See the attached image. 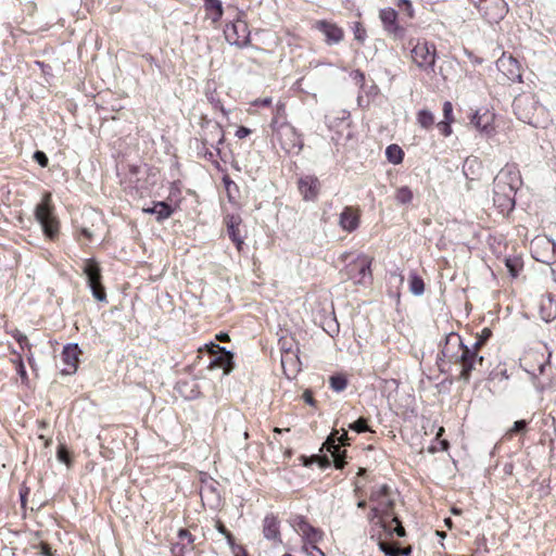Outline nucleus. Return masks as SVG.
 <instances>
[{
	"instance_id": "f257e3e1",
	"label": "nucleus",
	"mask_w": 556,
	"mask_h": 556,
	"mask_svg": "<svg viewBox=\"0 0 556 556\" xmlns=\"http://www.w3.org/2000/svg\"><path fill=\"white\" fill-rule=\"evenodd\" d=\"M483 356L478 355L463 343L459 334L451 332L445 336L444 343L438 355L437 363L441 372L445 371L446 364H460L459 379L468 381L477 364H482Z\"/></svg>"
},
{
	"instance_id": "f03ea898",
	"label": "nucleus",
	"mask_w": 556,
	"mask_h": 556,
	"mask_svg": "<svg viewBox=\"0 0 556 556\" xmlns=\"http://www.w3.org/2000/svg\"><path fill=\"white\" fill-rule=\"evenodd\" d=\"M371 258L365 254H358L350 261L340 271L343 279L352 280L355 285L366 286L371 281Z\"/></svg>"
},
{
	"instance_id": "7ed1b4c3",
	"label": "nucleus",
	"mask_w": 556,
	"mask_h": 556,
	"mask_svg": "<svg viewBox=\"0 0 556 556\" xmlns=\"http://www.w3.org/2000/svg\"><path fill=\"white\" fill-rule=\"evenodd\" d=\"M410 56L413 62L421 71H425L427 73L434 72L437 49L433 43L418 39L416 43L413 45Z\"/></svg>"
},
{
	"instance_id": "20e7f679",
	"label": "nucleus",
	"mask_w": 556,
	"mask_h": 556,
	"mask_svg": "<svg viewBox=\"0 0 556 556\" xmlns=\"http://www.w3.org/2000/svg\"><path fill=\"white\" fill-rule=\"evenodd\" d=\"M50 201L51 194L46 193L43 201L37 204L35 208V216L38 223L41 225L45 235L50 239H54L59 232V222L53 215Z\"/></svg>"
},
{
	"instance_id": "39448f33",
	"label": "nucleus",
	"mask_w": 556,
	"mask_h": 556,
	"mask_svg": "<svg viewBox=\"0 0 556 556\" xmlns=\"http://www.w3.org/2000/svg\"><path fill=\"white\" fill-rule=\"evenodd\" d=\"M534 260L543 264L556 263V242L546 236H536L530 243Z\"/></svg>"
},
{
	"instance_id": "423d86ee",
	"label": "nucleus",
	"mask_w": 556,
	"mask_h": 556,
	"mask_svg": "<svg viewBox=\"0 0 556 556\" xmlns=\"http://www.w3.org/2000/svg\"><path fill=\"white\" fill-rule=\"evenodd\" d=\"M224 35L227 42L232 46L244 48L250 43V30L248 23L241 18H237L236 21L226 24Z\"/></svg>"
},
{
	"instance_id": "0eeeda50",
	"label": "nucleus",
	"mask_w": 556,
	"mask_h": 556,
	"mask_svg": "<svg viewBox=\"0 0 556 556\" xmlns=\"http://www.w3.org/2000/svg\"><path fill=\"white\" fill-rule=\"evenodd\" d=\"M348 433L343 430L342 434L339 435V431L334 430L327 438L325 443L323 444L321 450H326L329 452L333 458L334 466L338 469L343 468L345 462V451H341L340 446L348 444Z\"/></svg>"
},
{
	"instance_id": "6e6552de",
	"label": "nucleus",
	"mask_w": 556,
	"mask_h": 556,
	"mask_svg": "<svg viewBox=\"0 0 556 556\" xmlns=\"http://www.w3.org/2000/svg\"><path fill=\"white\" fill-rule=\"evenodd\" d=\"M84 273L87 276L88 286L94 299L100 302L106 300L104 287L101 285V269L93 260H88L84 266Z\"/></svg>"
},
{
	"instance_id": "1a4fd4ad",
	"label": "nucleus",
	"mask_w": 556,
	"mask_h": 556,
	"mask_svg": "<svg viewBox=\"0 0 556 556\" xmlns=\"http://www.w3.org/2000/svg\"><path fill=\"white\" fill-rule=\"evenodd\" d=\"M493 184L502 188H510L513 191L517 190L522 185L520 170L516 164H506L495 176Z\"/></svg>"
},
{
	"instance_id": "9d476101",
	"label": "nucleus",
	"mask_w": 556,
	"mask_h": 556,
	"mask_svg": "<svg viewBox=\"0 0 556 556\" xmlns=\"http://www.w3.org/2000/svg\"><path fill=\"white\" fill-rule=\"evenodd\" d=\"M225 225L227 229V235L230 240L235 243L237 250L239 252L242 251L244 244L245 232L242 228V218L238 214H228L225 216Z\"/></svg>"
},
{
	"instance_id": "9b49d317",
	"label": "nucleus",
	"mask_w": 556,
	"mask_h": 556,
	"mask_svg": "<svg viewBox=\"0 0 556 556\" xmlns=\"http://www.w3.org/2000/svg\"><path fill=\"white\" fill-rule=\"evenodd\" d=\"M496 67L507 78V80L513 83L521 81L520 64L513 55L503 53L496 61Z\"/></svg>"
},
{
	"instance_id": "f8f14e48",
	"label": "nucleus",
	"mask_w": 556,
	"mask_h": 556,
	"mask_svg": "<svg viewBox=\"0 0 556 556\" xmlns=\"http://www.w3.org/2000/svg\"><path fill=\"white\" fill-rule=\"evenodd\" d=\"M225 134L218 123H207L203 129V137L201 144L203 147L210 146L215 149L217 154L220 153L219 144L224 142Z\"/></svg>"
},
{
	"instance_id": "ddd939ff",
	"label": "nucleus",
	"mask_w": 556,
	"mask_h": 556,
	"mask_svg": "<svg viewBox=\"0 0 556 556\" xmlns=\"http://www.w3.org/2000/svg\"><path fill=\"white\" fill-rule=\"evenodd\" d=\"M292 526L307 540L308 545H305L306 549L311 548L312 545H316L323 539V531L311 526L303 517H295Z\"/></svg>"
},
{
	"instance_id": "4468645a",
	"label": "nucleus",
	"mask_w": 556,
	"mask_h": 556,
	"mask_svg": "<svg viewBox=\"0 0 556 556\" xmlns=\"http://www.w3.org/2000/svg\"><path fill=\"white\" fill-rule=\"evenodd\" d=\"M379 17L386 31L395 38H402L405 29L397 24V12L392 8L381 9Z\"/></svg>"
},
{
	"instance_id": "2eb2a0df",
	"label": "nucleus",
	"mask_w": 556,
	"mask_h": 556,
	"mask_svg": "<svg viewBox=\"0 0 556 556\" xmlns=\"http://www.w3.org/2000/svg\"><path fill=\"white\" fill-rule=\"evenodd\" d=\"M516 192L510 188H502L493 184V202L502 213L509 212L515 206Z\"/></svg>"
},
{
	"instance_id": "dca6fc26",
	"label": "nucleus",
	"mask_w": 556,
	"mask_h": 556,
	"mask_svg": "<svg viewBox=\"0 0 556 556\" xmlns=\"http://www.w3.org/2000/svg\"><path fill=\"white\" fill-rule=\"evenodd\" d=\"M299 191L305 201L317 199L320 190V182L316 176L307 175L301 177L298 182Z\"/></svg>"
},
{
	"instance_id": "f3484780",
	"label": "nucleus",
	"mask_w": 556,
	"mask_h": 556,
	"mask_svg": "<svg viewBox=\"0 0 556 556\" xmlns=\"http://www.w3.org/2000/svg\"><path fill=\"white\" fill-rule=\"evenodd\" d=\"M211 353L213 354V359L210 363V366H217L224 369L225 374H228L232 369V358L233 355L231 352L226 351L225 348L219 346L218 344L212 343Z\"/></svg>"
},
{
	"instance_id": "a211bd4d",
	"label": "nucleus",
	"mask_w": 556,
	"mask_h": 556,
	"mask_svg": "<svg viewBox=\"0 0 556 556\" xmlns=\"http://www.w3.org/2000/svg\"><path fill=\"white\" fill-rule=\"evenodd\" d=\"M179 542L173 544L170 552L173 556H185L194 549V536L187 530L178 531Z\"/></svg>"
},
{
	"instance_id": "6ab92c4d",
	"label": "nucleus",
	"mask_w": 556,
	"mask_h": 556,
	"mask_svg": "<svg viewBox=\"0 0 556 556\" xmlns=\"http://www.w3.org/2000/svg\"><path fill=\"white\" fill-rule=\"evenodd\" d=\"M316 28L326 36V42L328 45L339 43L343 39V30L336 24L327 21H318Z\"/></svg>"
},
{
	"instance_id": "aec40b11",
	"label": "nucleus",
	"mask_w": 556,
	"mask_h": 556,
	"mask_svg": "<svg viewBox=\"0 0 556 556\" xmlns=\"http://www.w3.org/2000/svg\"><path fill=\"white\" fill-rule=\"evenodd\" d=\"M79 354L80 349L78 348V344L72 343L64 346L62 352V359L67 366V368L63 369L64 372L73 374L76 371Z\"/></svg>"
},
{
	"instance_id": "412c9836",
	"label": "nucleus",
	"mask_w": 556,
	"mask_h": 556,
	"mask_svg": "<svg viewBox=\"0 0 556 556\" xmlns=\"http://www.w3.org/2000/svg\"><path fill=\"white\" fill-rule=\"evenodd\" d=\"M339 225L345 231H354L359 225V214L351 206L344 207L340 214Z\"/></svg>"
},
{
	"instance_id": "4be33fe9",
	"label": "nucleus",
	"mask_w": 556,
	"mask_h": 556,
	"mask_svg": "<svg viewBox=\"0 0 556 556\" xmlns=\"http://www.w3.org/2000/svg\"><path fill=\"white\" fill-rule=\"evenodd\" d=\"M279 135L281 137H287L289 139V142L281 141V147L283 150H286L287 152H291L295 148L298 150H301L302 140L292 126H281V128L279 129Z\"/></svg>"
},
{
	"instance_id": "5701e85b",
	"label": "nucleus",
	"mask_w": 556,
	"mask_h": 556,
	"mask_svg": "<svg viewBox=\"0 0 556 556\" xmlns=\"http://www.w3.org/2000/svg\"><path fill=\"white\" fill-rule=\"evenodd\" d=\"M471 124L476 127L477 130L485 135H490L494 130L493 115L488 111L482 114L477 111L472 115Z\"/></svg>"
},
{
	"instance_id": "b1692460",
	"label": "nucleus",
	"mask_w": 556,
	"mask_h": 556,
	"mask_svg": "<svg viewBox=\"0 0 556 556\" xmlns=\"http://www.w3.org/2000/svg\"><path fill=\"white\" fill-rule=\"evenodd\" d=\"M369 500L376 503V507H383L382 503L390 502L391 510L394 506V500L391 496V489L388 484H382L378 488H374L370 492Z\"/></svg>"
},
{
	"instance_id": "393cba45",
	"label": "nucleus",
	"mask_w": 556,
	"mask_h": 556,
	"mask_svg": "<svg viewBox=\"0 0 556 556\" xmlns=\"http://www.w3.org/2000/svg\"><path fill=\"white\" fill-rule=\"evenodd\" d=\"M263 533L267 540L281 542L279 521L274 515H267L263 521Z\"/></svg>"
},
{
	"instance_id": "a878e982",
	"label": "nucleus",
	"mask_w": 556,
	"mask_h": 556,
	"mask_svg": "<svg viewBox=\"0 0 556 556\" xmlns=\"http://www.w3.org/2000/svg\"><path fill=\"white\" fill-rule=\"evenodd\" d=\"M540 314L541 318L546 323L553 320L556 317V303L552 294H545L541 298Z\"/></svg>"
},
{
	"instance_id": "bb28decb",
	"label": "nucleus",
	"mask_w": 556,
	"mask_h": 556,
	"mask_svg": "<svg viewBox=\"0 0 556 556\" xmlns=\"http://www.w3.org/2000/svg\"><path fill=\"white\" fill-rule=\"evenodd\" d=\"M391 521L395 523V527H392L387 520H380L377 522V526L381 527L389 536H392L393 534H396L400 538L405 536V529L399 518L393 516Z\"/></svg>"
},
{
	"instance_id": "cd10ccee",
	"label": "nucleus",
	"mask_w": 556,
	"mask_h": 556,
	"mask_svg": "<svg viewBox=\"0 0 556 556\" xmlns=\"http://www.w3.org/2000/svg\"><path fill=\"white\" fill-rule=\"evenodd\" d=\"M382 508L381 507H376L374 506L369 514H368V520L370 522H375V520L377 519L376 523L379 522L380 520H387V518H389L391 516V504L390 502H383L382 503Z\"/></svg>"
},
{
	"instance_id": "c85d7f7f",
	"label": "nucleus",
	"mask_w": 556,
	"mask_h": 556,
	"mask_svg": "<svg viewBox=\"0 0 556 556\" xmlns=\"http://www.w3.org/2000/svg\"><path fill=\"white\" fill-rule=\"evenodd\" d=\"M204 8L210 12L212 22L216 23L222 18L224 10L220 0H204Z\"/></svg>"
},
{
	"instance_id": "c756f323",
	"label": "nucleus",
	"mask_w": 556,
	"mask_h": 556,
	"mask_svg": "<svg viewBox=\"0 0 556 556\" xmlns=\"http://www.w3.org/2000/svg\"><path fill=\"white\" fill-rule=\"evenodd\" d=\"M386 156L390 163L397 165L403 162L404 151L397 144H390L386 149Z\"/></svg>"
},
{
	"instance_id": "7c9ffc66",
	"label": "nucleus",
	"mask_w": 556,
	"mask_h": 556,
	"mask_svg": "<svg viewBox=\"0 0 556 556\" xmlns=\"http://www.w3.org/2000/svg\"><path fill=\"white\" fill-rule=\"evenodd\" d=\"M378 545L380 551L383 552L387 556H402L409 552V549L404 551L400 546L382 540L378 542Z\"/></svg>"
},
{
	"instance_id": "2f4dec72",
	"label": "nucleus",
	"mask_w": 556,
	"mask_h": 556,
	"mask_svg": "<svg viewBox=\"0 0 556 556\" xmlns=\"http://www.w3.org/2000/svg\"><path fill=\"white\" fill-rule=\"evenodd\" d=\"M173 214L172 206L166 202H156L154 204V215L159 222L168 218Z\"/></svg>"
},
{
	"instance_id": "473e14b6",
	"label": "nucleus",
	"mask_w": 556,
	"mask_h": 556,
	"mask_svg": "<svg viewBox=\"0 0 556 556\" xmlns=\"http://www.w3.org/2000/svg\"><path fill=\"white\" fill-rule=\"evenodd\" d=\"M505 266L513 278H516L522 269V261L519 257H506Z\"/></svg>"
},
{
	"instance_id": "72a5a7b5",
	"label": "nucleus",
	"mask_w": 556,
	"mask_h": 556,
	"mask_svg": "<svg viewBox=\"0 0 556 556\" xmlns=\"http://www.w3.org/2000/svg\"><path fill=\"white\" fill-rule=\"evenodd\" d=\"M409 290L415 295H421L425 291L424 280L414 273L409 277Z\"/></svg>"
},
{
	"instance_id": "f704fd0d",
	"label": "nucleus",
	"mask_w": 556,
	"mask_h": 556,
	"mask_svg": "<svg viewBox=\"0 0 556 556\" xmlns=\"http://www.w3.org/2000/svg\"><path fill=\"white\" fill-rule=\"evenodd\" d=\"M417 122L422 128H430L434 124V116L428 110H420L417 113Z\"/></svg>"
},
{
	"instance_id": "c9c22d12",
	"label": "nucleus",
	"mask_w": 556,
	"mask_h": 556,
	"mask_svg": "<svg viewBox=\"0 0 556 556\" xmlns=\"http://www.w3.org/2000/svg\"><path fill=\"white\" fill-rule=\"evenodd\" d=\"M395 200L401 204H407L413 200V192L408 187H401L396 190Z\"/></svg>"
},
{
	"instance_id": "e433bc0d",
	"label": "nucleus",
	"mask_w": 556,
	"mask_h": 556,
	"mask_svg": "<svg viewBox=\"0 0 556 556\" xmlns=\"http://www.w3.org/2000/svg\"><path fill=\"white\" fill-rule=\"evenodd\" d=\"M348 386V380L343 375H336L330 377V387L336 392L343 391Z\"/></svg>"
},
{
	"instance_id": "4c0bfd02",
	"label": "nucleus",
	"mask_w": 556,
	"mask_h": 556,
	"mask_svg": "<svg viewBox=\"0 0 556 556\" xmlns=\"http://www.w3.org/2000/svg\"><path fill=\"white\" fill-rule=\"evenodd\" d=\"M533 99L531 97H528V96H522V97H518L514 100L513 102V106H514V110L516 112V114H519V117L520 118H523L525 116L521 115V109L523 105H527V104H533Z\"/></svg>"
},
{
	"instance_id": "58836bf2",
	"label": "nucleus",
	"mask_w": 556,
	"mask_h": 556,
	"mask_svg": "<svg viewBox=\"0 0 556 556\" xmlns=\"http://www.w3.org/2000/svg\"><path fill=\"white\" fill-rule=\"evenodd\" d=\"M349 428L357 433L370 431V429L367 425V419L362 418V417L358 418L357 420H355L354 422L350 424Z\"/></svg>"
},
{
	"instance_id": "ea45409f",
	"label": "nucleus",
	"mask_w": 556,
	"mask_h": 556,
	"mask_svg": "<svg viewBox=\"0 0 556 556\" xmlns=\"http://www.w3.org/2000/svg\"><path fill=\"white\" fill-rule=\"evenodd\" d=\"M12 362L15 364L16 371H17L18 376L21 377L22 381L27 382L28 376H27L26 368L23 363L22 356L17 355V358L13 359Z\"/></svg>"
},
{
	"instance_id": "a19ab883",
	"label": "nucleus",
	"mask_w": 556,
	"mask_h": 556,
	"mask_svg": "<svg viewBox=\"0 0 556 556\" xmlns=\"http://www.w3.org/2000/svg\"><path fill=\"white\" fill-rule=\"evenodd\" d=\"M492 332L490 329L484 328L481 332V337L478 341L475 342L473 346L470 350H475L476 352L486 342V340L491 337Z\"/></svg>"
},
{
	"instance_id": "79ce46f5",
	"label": "nucleus",
	"mask_w": 556,
	"mask_h": 556,
	"mask_svg": "<svg viewBox=\"0 0 556 556\" xmlns=\"http://www.w3.org/2000/svg\"><path fill=\"white\" fill-rule=\"evenodd\" d=\"M58 459L64 464H70V452L64 445L58 447Z\"/></svg>"
},
{
	"instance_id": "37998d69",
	"label": "nucleus",
	"mask_w": 556,
	"mask_h": 556,
	"mask_svg": "<svg viewBox=\"0 0 556 556\" xmlns=\"http://www.w3.org/2000/svg\"><path fill=\"white\" fill-rule=\"evenodd\" d=\"M216 529H217V531L219 533L225 535V538L227 539V541H228V543L230 545L233 544V536H232V534L226 529L225 525L222 521H217L216 522Z\"/></svg>"
},
{
	"instance_id": "c03bdc74",
	"label": "nucleus",
	"mask_w": 556,
	"mask_h": 556,
	"mask_svg": "<svg viewBox=\"0 0 556 556\" xmlns=\"http://www.w3.org/2000/svg\"><path fill=\"white\" fill-rule=\"evenodd\" d=\"M451 123H452L451 121L444 119V121L438 123V125H437L440 132L445 137H447L452 134Z\"/></svg>"
},
{
	"instance_id": "a18cd8bd",
	"label": "nucleus",
	"mask_w": 556,
	"mask_h": 556,
	"mask_svg": "<svg viewBox=\"0 0 556 556\" xmlns=\"http://www.w3.org/2000/svg\"><path fill=\"white\" fill-rule=\"evenodd\" d=\"M34 160L41 166L46 167L48 165V156L42 151H36L34 153Z\"/></svg>"
},
{
	"instance_id": "49530a36",
	"label": "nucleus",
	"mask_w": 556,
	"mask_h": 556,
	"mask_svg": "<svg viewBox=\"0 0 556 556\" xmlns=\"http://www.w3.org/2000/svg\"><path fill=\"white\" fill-rule=\"evenodd\" d=\"M527 428V421L521 419L514 422L511 429L509 430V433H519L523 432Z\"/></svg>"
},
{
	"instance_id": "de8ad7c7",
	"label": "nucleus",
	"mask_w": 556,
	"mask_h": 556,
	"mask_svg": "<svg viewBox=\"0 0 556 556\" xmlns=\"http://www.w3.org/2000/svg\"><path fill=\"white\" fill-rule=\"evenodd\" d=\"M443 115L445 121L453 122V105L450 101L443 103Z\"/></svg>"
},
{
	"instance_id": "09e8293b",
	"label": "nucleus",
	"mask_w": 556,
	"mask_h": 556,
	"mask_svg": "<svg viewBox=\"0 0 556 556\" xmlns=\"http://www.w3.org/2000/svg\"><path fill=\"white\" fill-rule=\"evenodd\" d=\"M210 146H206V147H203L201 144V147H198V151L199 153L203 154V156L207 160V161H211V162H215L214 161V153L208 149Z\"/></svg>"
},
{
	"instance_id": "8fccbe9b",
	"label": "nucleus",
	"mask_w": 556,
	"mask_h": 556,
	"mask_svg": "<svg viewBox=\"0 0 556 556\" xmlns=\"http://www.w3.org/2000/svg\"><path fill=\"white\" fill-rule=\"evenodd\" d=\"M15 339L16 341L18 342V344L21 345L22 349L24 348H29V342H28V338L23 334V333H17L15 336Z\"/></svg>"
},
{
	"instance_id": "3c124183",
	"label": "nucleus",
	"mask_w": 556,
	"mask_h": 556,
	"mask_svg": "<svg viewBox=\"0 0 556 556\" xmlns=\"http://www.w3.org/2000/svg\"><path fill=\"white\" fill-rule=\"evenodd\" d=\"M251 134V130L244 126H240L237 130H236V137L239 138V139H243L245 138L247 136H249Z\"/></svg>"
},
{
	"instance_id": "603ef678",
	"label": "nucleus",
	"mask_w": 556,
	"mask_h": 556,
	"mask_svg": "<svg viewBox=\"0 0 556 556\" xmlns=\"http://www.w3.org/2000/svg\"><path fill=\"white\" fill-rule=\"evenodd\" d=\"M210 101H211V103H213L215 109L220 110L225 115H227V111L224 109L223 104L220 103V101L218 99H215L214 96H211Z\"/></svg>"
},
{
	"instance_id": "864d4df0",
	"label": "nucleus",
	"mask_w": 556,
	"mask_h": 556,
	"mask_svg": "<svg viewBox=\"0 0 556 556\" xmlns=\"http://www.w3.org/2000/svg\"><path fill=\"white\" fill-rule=\"evenodd\" d=\"M40 553L43 556H52L50 546L47 543H43V542L40 543Z\"/></svg>"
},
{
	"instance_id": "5fc2aeb1",
	"label": "nucleus",
	"mask_w": 556,
	"mask_h": 556,
	"mask_svg": "<svg viewBox=\"0 0 556 556\" xmlns=\"http://www.w3.org/2000/svg\"><path fill=\"white\" fill-rule=\"evenodd\" d=\"M303 399L308 405H315V400L313 399V394L309 390H306L303 393Z\"/></svg>"
},
{
	"instance_id": "6e6d98bb",
	"label": "nucleus",
	"mask_w": 556,
	"mask_h": 556,
	"mask_svg": "<svg viewBox=\"0 0 556 556\" xmlns=\"http://www.w3.org/2000/svg\"><path fill=\"white\" fill-rule=\"evenodd\" d=\"M354 35L356 40L364 41L366 37V31L365 29H361L359 27H357Z\"/></svg>"
},
{
	"instance_id": "4d7b16f0",
	"label": "nucleus",
	"mask_w": 556,
	"mask_h": 556,
	"mask_svg": "<svg viewBox=\"0 0 556 556\" xmlns=\"http://www.w3.org/2000/svg\"><path fill=\"white\" fill-rule=\"evenodd\" d=\"M400 4H404L406 7V11L409 17L413 16V7L409 0H399Z\"/></svg>"
},
{
	"instance_id": "13d9d810",
	"label": "nucleus",
	"mask_w": 556,
	"mask_h": 556,
	"mask_svg": "<svg viewBox=\"0 0 556 556\" xmlns=\"http://www.w3.org/2000/svg\"><path fill=\"white\" fill-rule=\"evenodd\" d=\"M255 105L268 106L271 104V98L258 99L254 102Z\"/></svg>"
},
{
	"instance_id": "bf43d9fd",
	"label": "nucleus",
	"mask_w": 556,
	"mask_h": 556,
	"mask_svg": "<svg viewBox=\"0 0 556 556\" xmlns=\"http://www.w3.org/2000/svg\"><path fill=\"white\" fill-rule=\"evenodd\" d=\"M292 357H296L293 353L290 352V350H286V355L281 358V365L282 367L286 366V363L288 359H292Z\"/></svg>"
},
{
	"instance_id": "052dcab7",
	"label": "nucleus",
	"mask_w": 556,
	"mask_h": 556,
	"mask_svg": "<svg viewBox=\"0 0 556 556\" xmlns=\"http://www.w3.org/2000/svg\"><path fill=\"white\" fill-rule=\"evenodd\" d=\"M216 339L222 342H226L229 341V336L226 332H220L219 334L216 336Z\"/></svg>"
},
{
	"instance_id": "680f3d73",
	"label": "nucleus",
	"mask_w": 556,
	"mask_h": 556,
	"mask_svg": "<svg viewBox=\"0 0 556 556\" xmlns=\"http://www.w3.org/2000/svg\"><path fill=\"white\" fill-rule=\"evenodd\" d=\"M311 549L315 551L317 553L316 556H325L324 552L320 548H318L316 545H312Z\"/></svg>"
},
{
	"instance_id": "e2e57ef3",
	"label": "nucleus",
	"mask_w": 556,
	"mask_h": 556,
	"mask_svg": "<svg viewBox=\"0 0 556 556\" xmlns=\"http://www.w3.org/2000/svg\"><path fill=\"white\" fill-rule=\"evenodd\" d=\"M215 491H216V490H215V488H213V486H207V488H204V489L201 491V495L203 496V493H205V492H211V493L215 494Z\"/></svg>"
},
{
	"instance_id": "0e129e2a",
	"label": "nucleus",
	"mask_w": 556,
	"mask_h": 556,
	"mask_svg": "<svg viewBox=\"0 0 556 556\" xmlns=\"http://www.w3.org/2000/svg\"><path fill=\"white\" fill-rule=\"evenodd\" d=\"M81 235L85 236L88 239L91 238V232L88 229H86V228L81 229Z\"/></svg>"
},
{
	"instance_id": "69168bd1",
	"label": "nucleus",
	"mask_w": 556,
	"mask_h": 556,
	"mask_svg": "<svg viewBox=\"0 0 556 556\" xmlns=\"http://www.w3.org/2000/svg\"><path fill=\"white\" fill-rule=\"evenodd\" d=\"M357 507H358V508H365V507H366V502H365V501H359V502L357 503Z\"/></svg>"
},
{
	"instance_id": "338daca9",
	"label": "nucleus",
	"mask_w": 556,
	"mask_h": 556,
	"mask_svg": "<svg viewBox=\"0 0 556 556\" xmlns=\"http://www.w3.org/2000/svg\"><path fill=\"white\" fill-rule=\"evenodd\" d=\"M365 473H366V469L365 468H359L358 469V472H357L358 476H364Z\"/></svg>"
},
{
	"instance_id": "774afa93",
	"label": "nucleus",
	"mask_w": 556,
	"mask_h": 556,
	"mask_svg": "<svg viewBox=\"0 0 556 556\" xmlns=\"http://www.w3.org/2000/svg\"><path fill=\"white\" fill-rule=\"evenodd\" d=\"M445 525H446L448 528H451V527H452V520H451V518H446V519H445Z\"/></svg>"
}]
</instances>
